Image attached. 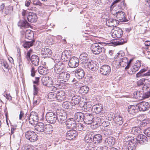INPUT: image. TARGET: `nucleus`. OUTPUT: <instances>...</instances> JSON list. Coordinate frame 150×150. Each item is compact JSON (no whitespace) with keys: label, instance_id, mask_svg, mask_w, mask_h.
<instances>
[{"label":"nucleus","instance_id":"obj_35","mask_svg":"<svg viewBox=\"0 0 150 150\" xmlns=\"http://www.w3.org/2000/svg\"><path fill=\"white\" fill-rule=\"evenodd\" d=\"M44 129L43 132L45 134H50L53 131V127L50 124L45 125Z\"/></svg>","mask_w":150,"mask_h":150},{"label":"nucleus","instance_id":"obj_63","mask_svg":"<svg viewBox=\"0 0 150 150\" xmlns=\"http://www.w3.org/2000/svg\"><path fill=\"white\" fill-rule=\"evenodd\" d=\"M96 150H108V148L105 146L98 147Z\"/></svg>","mask_w":150,"mask_h":150},{"label":"nucleus","instance_id":"obj_45","mask_svg":"<svg viewBox=\"0 0 150 150\" xmlns=\"http://www.w3.org/2000/svg\"><path fill=\"white\" fill-rule=\"evenodd\" d=\"M30 116L32 118L33 121L37 124V122H38V114L35 112H32L30 113Z\"/></svg>","mask_w":150,"mask_h":150},{"label":"nucleus","instance_id":"obj_33","mask_svg":"<svg viewBox=\"0 0 150 150\" xmlns=\"http://www.w3.org/2000/svg\"><path fill=\"white\" fill-rule=\"evenodd\" d=\"M122 35V30L120 29L119 30H115L111 34L112 38H121Z\"/></svg>","mask_w":150,"mask_h":150},{"label":"nucleus","instance_id":"obj_37","mask_svg":"<svg viewBox=\"0 0 150 150\" xmlns=\"http://www.w3.org/2000/svg\"><path fill=\"white\" fill-rule=\"evenodd\" d=\"M93 135V142L95 144L100 143L102 142V137L101 135L99 134Z\"/></svg>","mask_w":150,"mask_h":150},{"label":"nucleus","instance_id":"obj_46","mask_svg":"<svg viewBox=\"0 0 150 150\" xmlns=\"http://www.w3.org/2000/svg\"><path fill=\"white\" fill-rule=\"evenodd\" d=\"M128 60L127 58L124 57L122 59H121L119 61V65L122 67H124L125 66L127 65Z\"/></svg>","mask_w":150,"mask_h":150},{"label":"nucleus","instance_id":"obj_57","mask_svg":"<svg viewBox=\"0 0 150 150\" xmlns=\"http://www.w3.org/2000/svg\"><path fill=\"white\" fill-rule=\"evenodd\" d=\"M30 146L27 144H24L21 150H30Z\"/></svg>","mask_w":150,"mask_h":150},{"label":"nucleus","instance_id":"obj_7","mask_svg":"<svg viewBox=\"0 0 150 150\" xmlns=\"http://www.w3.org/2000/svg\"><path fill=\"white\" fill-rule=\"evenodd\" d=\"M117 40H112L110 41V43L107 44H111L113 46L120 45L127 42V38H117Z\"/></svg>","mask_w":150,"mask_h":150},{"label":"nucleus","instance_id":"obj_3","mask_svg":"<svg viewBox=\"0 0 150 150\" xmlns=\"http://www.w3.org/2000/svg\"><path fill=\"white\" fill-rule=\"evenodd\" d=\"M112 13L113 15L116 16L117 19L119 21L126 22L128 21L125 17V13L122 11H112Z\"/></svg>","mask_w":150,"mask_h":150},{"label":"nucleus","instance_id":"obj_22","mask_svg":"<svg viewBox=\"0 0 150 150\" xmlns=\"http://www.w3.org/2000/svg\"><path fill=\"white\" fill-rule=\"evenodd\" d=\"M81 100V97L78 95L73 96L71 100V105L74 106L79 103Z\"/></svg>","mask_w":150,"mask_h":150},{"label":"nucleus","instance_id":"obj_38","mask_svg":"<svg viewBox=\"0 0 150 150\" xmlns=\"http://www.w3.org/2000/svg\"><path fill=\"white\" fill-rule=\"evenodd\" d=\"M150 81V79H147L146 78H142L139 80L137 82V85L139 86H141L144 85V86L145 85H147L148 82H149Z\"/></svg>","mask_w":150,"mask_h":150},{"label":"nucleus","instance_id":"obj_2","mask_svg":"<svg viewBox=\"0 0 150 150\" xmlns=\"http://www.w3.org/2000/svg\"><path fill=\"white\" fill-rule=\"evenodd\" d=\"M54 72L57 74H59L62 71L65 70L66 66L65 64L62 62H59L55 63L54 67Z\"/></svg>","mask_w":150,"mask_h":150},{"label":"nucleus","instance_id":"obj_24","mask_svg":"<svg viewBox=\"0 0 150 150\" xmlns=\"http://www.w3.org/2000/svg\"><path fill=\"white\" fill-rule=\"evenodd\" d=\"M75 74L76 77L79 79H81L84 76V71L82 69H76L75 71Z\"/></svg>","mask_w":150,"mask_h":150},{"label":"nucleus","instance_id":"obj_58","mask_svg":"<svg viewBox=\"0 0 150 150\" xmlns=\"http://www.w3.org/2000/svg\"><path fill=\"white\" fill-rule=\"evenodd\" d=\"M144 134L149 137H150V128H148L144 131Z\"/></svg>","mask_w":150,"mask_h":150},{"label":"nucleus","instance_id":"obj_29","mask_svg":"<svg viewBox=\"0 0 150 150\" xmlns=\"http://www.w3.org/2000/svg\"><path fill=\"white\" fill-rule=\"evenodd\" d=\"M128 112L130 114H134L138 111V110L137 107V105L136 106L133 105H130L128 108Z\"/></svg>","mask_w":150,"mask_h":150},{"label":"nucleus","instance_id":"obj_49","mask_svg":"<svg viewBox=\"0 0 150 150\" xmlns=\"http://www.w3.org/2000/svg\"><path fill=\"white\" fill-rule=\"evenodd\" d=\"M75 127L76 129L79 131H81L83 130L84 129V126L80 123H76Z\"/></svg>","mask_w":150,"mask_h":150},{"label":"nucleus","instance_id":"obj_62","mask_svg":"<svg viewBox=\"0 0 150 150\" xmlns=\"http://www.w3.org/2000/svg\"><path fill=\"white\" fill-rule=\"evenodd\" d=\"M18 61L19 66H21L23 64V62L21 60V54H19V55L18 57Z\"/></svg>","mask_w":150,"mask_h":150},{"label":"nucleus","instance_id":"obj_36","mask_svg":"<svg viewBox=\"0 0 150 150\" xmlns=\"http://www.w3.org/2000/svg\"><path fill=\"white\" fill-rule=\"evenodd\" d=\"M142 130L140 128L137 127H134L132 128L131 132L135 135H139L142 133Z\"/></svg>","mask_w":150,"mask_h":150},{"label":"nucleus","instance_id":"obj_4","mask_svg":"<svg viewBox=\"0 0 150 150\" xmlns=\"http://www.w3.org/2000/svg\"><path fill=\"white\" fill-rule=\"evenodd\" d=\"M146 91H136L134 93V97L137 99L142 100L143 99L147 98L150 96V93H149L144 92Z\"/></svg>","mask_w":150,"mask_h":150},{"label":"nucleus","instance_id":"obj_15","mask_svg":"<svg viewBox=\"0 0 150 150\" xmlns=\"http://www.w3.org/2000/svg\"><path fill=\"white\" fill-rule=\"evenodd\" d=\"M97 64V62L95 61H91L87 63V67L90 70L94 71L98 69Z\"/></svg>","mask_w":150,"mask_h":150},{"label":"nucleus","instance_id":"obj_16","mask_svg":"<svg viewBox=\"0 0 150 150\" xmlns=\"http://www.w3.org/2000/svg\"><path fill=\"white\" fill-rule=\"evenodd\" d=\"M66 97L64 92L62 91H58L56 95V100L59 102L64 100Z\"/></svg>","mask_w":150,"mask_h":150},{"label":"nucleus","instance_id":"obj_21","mask_svg":"<svg viewBox=\"0 0 150 150\" xmlns=\"http://www.w3.org/2000/svg\"><path fill=\"white\" fill-rule=\"evenodd\" d=\"M147 138L146 136L141 134L138 135L136 139L138 142L142 144L147 142Z\"/></svg>","mask_w":150,"mask_h":150},{"label":"nucleus","instance_id":"obj_17","mask_svg":"<svg viewBox=\"0 0 150 150\" xmlns=\"http://www.w3.org/2000/svg\"><path fill=\"white\" fill-rule=\"evenodd\" d=\"M52 51L50 49L47 48H42L41 51V54L45 57H50L52 54Z\"/></svg>","mask_w":150,"mask_h":150},{"label":"nucleus","instance_id":"obj_61","mask_svg":"<svg viewBox=\"0 0 150 150\" xmlns=\"http://www.w3.org/2000/svg\"><path fill=\"white\" fill-rule=\"evenodd\" d=\"M128 143L133 144V145L137 146V143L134 139H132L128 141Z\"/></svg>","mask_w":150,"mask_h":150},{"label":"nucleus","instance_id":"obj_42","mask_svg":"<svg viewBox=\"0 0 150 150\" xmlns=\"http://www.w3.org/2000/svg\"><path fill=\"white\" fill-rule=\"evenodd\" d=\"M43 83L44 85L49 87L55 85V84H53L52 79L51 77H48V80L45 81L44 83ZM57 84H55L56 85H57Z\"/></svg>","mask_w":150,"mask_h":150},{"label":"nucleus","instance_id":"obj_9","mask_svg":"<svg viewBox=\"0 0 150 150\" xmlns=\"http://www.w3.org/2000/svg\"><path fill=\"white\" fill-rule=\"evenodd\" d=\"M111 71L110 67L107 65H104L100 67V74L105 76L108 75Z\"/></svg>","mask_w":150,"mask_h":150},{"label":"nucleus","instance_id":"obj_39","mask_svg":"<svg viewBox=\"0 0 150 150\" xmlns=\"http://www.w3.org/2000/svg\"><path fill=\"white\" fill-rule=\"evenodd\" d=\"M85 140L87 143H91L93 142V135L91 133L87 134L84 138Z\"/></svg>","mask_w":150,"mask_h":150},{"label":"nucleus","instance_id":"obj_14","mask_svg":"<svg viewBox=\"0 0 150 150\" xmlns=\"http://www.w3.org/2000/svg\"><path fill=\"white\" fill-rule=\"evenodd\" d=\"M76 122L74 118H70L68 119L66 121V124L67 127L69 129H74L76 127Z\"/></svg>","mask_w":150,"mask_h":150},{"label":"nucleus","instance_id":"obj_10","mask_svg":"<svg viewBox=\"0 0 150 150\" xmlns=\"http://www.w3.org/2000/svg\"><path fill=\"white\" fill-rule=\"evenodd\" d=\"M79 63V59L77 57H74L70 59L68 63V65L70 68H74L78 66Z\"/></svg>","mask_w":150,"mask_h":150},{"label":"nucleus","instance_id":"obj_64","mask_svg":"<svg viewBox=\"0 0 150 150\" xmlns=\"http://www.w3.org/2000/svg\"><path fill=\"white\" fill-rule=\"evenodd\" d=\"M76 82V79L75 78H71L70 79H69L68 82L73 84L75 83Z\"/></svg>","mask_w":150,"mask_h":150},{"label":"nucleus","instance_id":"obj_53","mask_svg":"<svg viewBox=\"0 0 150 150\" xmlns=\"http://www.w3.org/2000/svg\"><path fill=\"white\" fill-rule=\"evenodd\" d=\"M146 71V70L145 69H142L138 73L136 74V77L137 78H138L144 76L143 73Z\"/></svg>","mask_w":150,"mask_h":150},{"label":"nucleus","instance_id":"obj_56","mask_svg":"<svg viewBox=\"0 0 150 150\" xmlns=\"http://www.w3.org/2000/svg\"><path fill=\"white\" fill-rule=\"evenodd\" d=\"M137 146L133 145L132 144H128L127 145V148L128 150H134L135 149V146Z\"/></svg>","mask_w":150,"mask_h":150},{"label":"nucleus","instance_id":"obj_13","mask_svg":"<svg viewBox=\"0 0 150 150\" xmlns=\"http://www.w3.org/2000/svg\"><path fill=\"white\" fill-rule=\"evenodd\" d=\"M77 135V133L76 131L71 130L68 131L66 133V139L69 140L73 139Z\"/></svg>","mask_w":150,"mask_h":150},{"label":"nucleus","instance_id":"obj_54","mask_svg":"<svg viewBox=\"0 0 150 150\" xmlns=\"http://www.w3.org/2000/svg\"><path fill=\"white\" fill-rule=\"evenodd\" d=\"M91 105L89 104H87V103L85 104L83 106V109L85 111H87L90 109L91 108Z\"/></svg>","mask_w":150,"mask_h":150},{"label":"nucleus","instance_id":"obj_30","mask_svg":"<svg viewBox=\"0 0 150 150\" xmlns=\"http://www.w3.org/2000/svg\"><path fill=\"white\" fill-rule=\"evenodd\" d=\"M18 25L21 28H28L30 26L29 24L26 20H21L18 23Z\"/></svg>","mask_w":150,"mask_h":150},{"label":"nucleus","instance_id":"obj_51","mask_svg":"<svg viewBox=\"0 0 150 150\" xmlns=\"http://www.w3.org/2000/svg\"><path fill=\"white\" fill-rule=\"evenodd\" d=\"M34 33L30 30H27L25 33V38L34 37Z\"/></svg>","mask_w":150,"mask_h":150},{"label":"nucleus","instance_id":"obj_1","mask_svg":"<svg viewBox=\"0 0 150 150\" xmlns=\"http://www.w3.org/2000/svg\"><path fill=\"white\" fill-rule=\"evenodd\" d=\"M70 74L68 72L66 71H63L57 77L58 79H62L60 83L57 84L59 86L62 85L65 82H68V81L70 78Z\"/></svg>","mask_w":150,"mask_h":150},{"label":"nucleus","instance_id":"obj_23","mask_svg":"<svg viewBox=\"0 0 150 150\" xmlns=\"http://www.w3.org/2000/svg\"><path fill=\"white\" fill-rule=\"evenodd\" d=\"M85 114L80 112H77L74 115V119L77 122H82L83 121Z\"/></svg>","mask_w":150,"mask_h":150},{"label":"nucleus","instance_id":"obj_25","mask_svg":"<svg viewBox=\"0 0 150 150\" xmlns=\"http://www.w3.org/2000/svg\"><path fill=\"white\" fill-rule=\"evenodd\" d=\"M32 64L35 66H38L39 65V57L36 55L33 54L30 59Z\"/></svg>","mask_w":150,"mask_h":150},{"label":"nucleus","instance_id":"obj_8","mask_svg":"<svg viewBox=\"0 0 150 150\" xmlns=\"http://www.w3.org/2000/svg\"><path fill=\"white\" fill-rule=\"evenodd\" d=\"M91 49L94 54H98L102 52L104 48L99 46L98 43H95L92 44L91 46Z\"/></svg>","mask_w":150,"mask_h":150},{"label":"nucleus","instance_id":"obj_6","mask_svg":"<svg viewBox=\"0 0 150 150\" xmlns=\"http://www.w3.org/2000/svg\"><path fill=\"white\" fill-rule=\"evenodd\" d=\"M57 115L53 112H47L46 115V119L48 122L54 124L57 120Z\"/></svg>","mask_w":150,"mask_h":150},{"label":"nucleus","instance_id":"obj_44","mask_svg":"<svg viewBox=\"0 0 150 150\" xmlns=\"http://www.w3.org/2000/svg\"><path fill=\"white\" fill-rule=\"evenodd\" d=\"M80 58L82 60H83V62L85 63L89 59L88 55L85 53H82L80 56Z\"/></svg>","mask_w":150,"mask_h":150},{"label":"nucleus","instance_id":"obj_26","mask_svg":"<svg viewBox=\"0 0 150 150\" xmlns=\"http://www.w3.org/2000/svg\"><path fill=\"white\" fill-rule=\"evenodd\" d=\"M57 120L59 123L61 124L63 123L66 122L67 115L65 114L60 113L59 115H57Z\"/></svg>","mask_w":150,"mask_h":150},{"label":"nucleus","instance_id":"obj_11","mask_svg":"<svg viewBox=\"0 0 150 150\" xmlns=\"http://www.w3.org/2000/svg\"><path fill=\"white\" fill-rule=\"evenodd\" d=\"M137 107L138 111H144L148 109L149 108V105L147 102H142L137 105Z\"/></svg>","mask_w":150,"mask_h":150},{"label":"nucleus","instance_id":"obj_19","mask_svg":"<svg viewBox=\"0 0 150 150\" xmlns=\"http://www.w3.org/2000/svg\"><path fill=\"white\" fill-rule=\"evenodd\" d=\"M45 126L42 122L38 123L35 126V129L37 131V133L43 132Z\"/></svg>","mask_w":150,"mask_h":150},{"label":"nucleus","instance_id":"obj_28","mask_svg":"<svg viewBox=\"0 0 150 150\" xmlns=\"http://www.w3.org/2000/svg\"><path fill=\"white\" fill-rule=\"evenodd\" d=\"M113 119L117 125H121L123 123V120L122 118L119 115H115Z\"/></svg>","mask_w":150,"mask_h":150},{"label":"nucleus","instance_id":"obj_27","mask_svg":"<svg viewBox=\"0 0 150 150\" xmlns=\"http://www.w3.org/2000/svg\"><path fill=\"white\" fill-rule=\"evenodd\" d=\"M37 18L36 15L33 13H29L27 17L28 21L31 23L36 22L37 21Z\"/></svg>","mask_w":150,"mask_h":150},{"label":"nucleus","instance_id":"obj_47","mask_svg":"<svg viewBox=\"0 0 150 150\" xmlns=\"http://www.w3.org/2000/svg\"><path fill=\"white\" fill-rule=\"evenodd\" d=\"M141 67V64L139 63H136L132 67L131 70L133 72H135L138 71Z\"/></svg>","mask_w":150,"mask_h":150},{"label":"nucleus","instance_id":"obj_48","mask_svg":"<svg viewBox=\"0 0 150 150\" xmlns=\"http://www.w3.org/2000/svg\"><path fill=\"white\" fill-rule=\"evenodd\" d=\"M56 94H54V92H50L48 94L47 98L51 100H56Z\"/></svg>","mask_w":150,"mask_h":150},{"label":"nucleus","instance_id":"obj_41","mask_svg":"<svg viewBox=\"0 0 150 150\" xmlns=\"http://www.w3.org/2000/svg\"><path fill=\"white\" fill-rule=\"evenodd\" d=\"M35 42V40L33 39L30 41H27L25 42L23 46L25 48H29L32 46Z\"/></svg>","mask_w":150,"mask_h":150},{"label":"nucleus","instance_id":"obj_59","mask_svg":"<svg viewBox=\"0 0 150 150\" xmlns=\"http://www.w3.org/2000/svg\"><path fill=\"white\" fill-rule=\"evenodd\" d=\"M109 125V122L108 121H104V120L102 122V123H101V125H100V126H102L104 127H107Z\"/></svg>","mask_w":150,"mask_h":150},{"label":"nucleus","instance_id":"obj_52","mask_svg":"<svg viewBox=\"0 0 150 150\" xmlns=\"http://www.w3.org/2000/svg\"><path fill=\"white\" fill-rule=\"evenodd\" d=\"M70 105H71V102L70 103L69 102L66 101L63 102L62 106L65 109H68L70 108Z\"/></svg>","mask_w":150,"mask_h":150},{"label":"nucleus","instance_id":"obj_12","mask_svg":"<svg viewBox=\"0 0 150 150\" xmlns=\"http://www.w3.org/2000/svg\"><path fill=\"white\" fill-rule=\"evenodd\" d=\"M83 121L86 124H93V116L92 114L86 113L85 114Z\"/></svg>","mask_w":150,"mask_h":150},{"label":"nucleus","instance_id":"obj_32","mask_svg":"<svg viewBox=\"0 0 150 150\" xmlns=\"http://www.w3.org/2000/svg\"><path fill=\"white\" fill-rule=\"evenodd\" d=\"M114 143L115 139L114 138L112 137H108L105 139V144L106 145H108L109 146H111L114 145Z\"/></svg>","mask_w":150,"mask_h":150},{"label":"nucleus","instance_id":"obj_5","mask_svg":"<svg viewBox=\"0 0 150 150\" xmlns=\"http://www.w3.org/2000/svg\"><path fill=\"white\" fill-rule=\"evenodd\" d=\"M25 137L31 142H34L38 139V136L33 131H29L27 132L25 134Z\"/></svg>","mask_w":150,"mask_h":150},{"label":"nucleus","instance_id":"obj_60","mask_svg":"<svg viewBox=\"0 0 150 150\" xmlns=\"http://www.w3.org/2000/svg\"><path fill=\"white\" fill-rule=\"evenodd\" d=\"M33 94L34 95H36L38 94V88L35 85H33Z\"/></svg>","mask_w":150,"mask_h":150},{"label":"nucleus","instance_id":"obj_43","mask_svg":"<svg viewBox=\"0 0 150 150\" xmlns=\"http://www.w3.org/2000/svg\"><path fill=\"white\" fill-rule=\"evenodd\" d=\"M67 52V50H65L64 52H62V54L61 59L64 61H68L70 59L69 58L70 55H67L66 54V53Z\"/></svg>","mask_w":150,"mask_h":150},{"label":"nucleus","instance_id":"obj_18","mask_svg":"<svg viewBox=\"0 0 150 150\" xmlns=\"http://www.w3.org/2000/svg\"><path fill=\"white\" fill-rule=\"evenodd\" d=\"M119 23V21L118 20L110 18L108 21H107L106 24L109 27H116Z\"/></svg>","mask_w":150,"mask_h":150},{"label":"nucleus","instance_id":"obj_20","mask_svg":"<svg viewBox=\"0 0 150 150\" xmlns=\"http://www.w3.org/2000/svg\"><path fill=\"white\" fill-rule=\"evenodd\" d=\"M103 109V105L101 104H96L93 105L92 107V110L96 114L101 112Z\"/></svg>","mask_w":150,"mask_h":150},{"label":"nucleus","instance_id":"obj_34","mask_svg":"<svg viewBox=\"0 0 150 150\" xmlns=\"http://www.w3.org/2000/svg\"><path fill=\"white\" fill-rule=\"evenodd\" d=\"M125 53L122 51H120L117 53L115 57V59L116 61H119L121 59L124 58Z\"/></svg>","mask_w":150,"mask_h":150},{"label":"nucleus","instance_id":"obj_40","mask_svg":"<svg viewBox=\"0 0 150 150\" xmlns=\"http://www.w3.org/2000/svg\"><path fill=\"white\" fill-rule=\"evenodd\" d=\"M39 73L42 75H45L48 73V70L46 67L43 66H40L38 68Z\"/></svg>","mask_w":150,"mask_h":150},{"label":"nucleus","instance_id":"obj_55","mask_svg":"<svg viewBox=\"0 0 150 150\" xmlns=\"http://www.w3.org/2000/svg\"><path fill=\"white\" fill-rule=\"evenodd\" d=\"M33 50L32 49H30L27 52L26 55L25 56L26 58L28 61H29L31 59L30 57V55L32 53Z\"/></svg>","mask_w":150,"mask_h":150},{"label":"nucleus","instance_id":"obj_31","mask_svg":"<svg viewBox=\"0 0 150 150\" xmlns=\"http://www.w3.org/2000/svg\"><path fill=\"white\" fill-rule=\"evenodd\" d=\"M100 117L101 116H98L94 117V118H93V125H97V126H100L101 125V123L104 120L103 118H100Z\"/></svg>","mask_w":150,"mask_h":150},{"label":"nucleus","instance_id":"obj_50","mask_svg":"<svg viewBox=\"0 0 150 150\" xmlns=\"http://www.w3.org/2000/svg\"><path fill=\"white\" fill-rule=\"evenodd\" d=\"M88 90V88L86 86H83L81 87L79 90V92L81 93H86Z\"/></svg>","mask_w":150,"mask_h":150}]
</instances>
